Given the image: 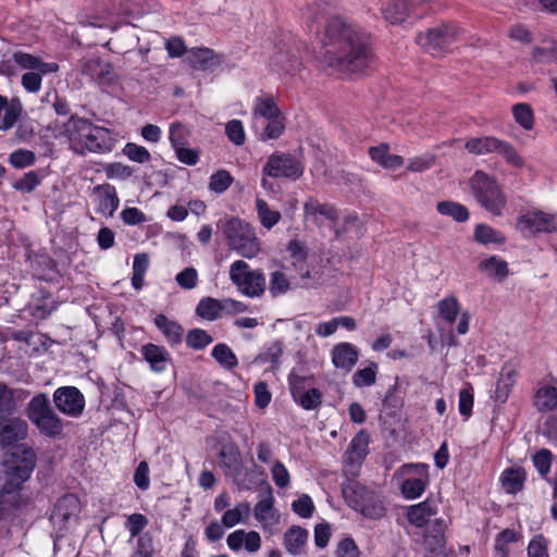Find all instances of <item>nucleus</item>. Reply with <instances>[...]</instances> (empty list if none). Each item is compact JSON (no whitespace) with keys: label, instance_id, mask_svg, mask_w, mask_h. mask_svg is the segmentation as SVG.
<instances>
[{"label":"nucleus","instance_id":"obj_31","mask_svg":"<svg viewBox=\"0 0 557 557\" xmlns=\"http://www.w3.org/2000/svg\"><path fill=\"white\" fill-rule=\"evenodd\" d=\"M534 406L542 412L557 409V387L552 385L541 386L535 393Z\"/></svg>","mask_w":557,"mask_h":557},{"label":"nucleus","instance_id":"obj_22","mask_svg":"<svg viewBox=\"0 0 557 557\" xmlns=\"http://www.w3.org/2000/svg\"><path fill=\"white\" fill-rule=\"evenodd\" d=\"M81 503L76 495L74 494H65L60 497L51 512V520L59 523H65L73 516H76L79 512Z\"/></svg>","mask_w":557,"mask_h":557},{"label":"nucleus","instance_id":"obj_34","mask_svg":"<svg viewBox=\"0 0 557 557\" xmlns=\"http://www.w3.org/2000/svg\"><path fill=\"white\" fill-rule=\"evenodd\" d=\"M196 313L208 321H214L221 317L222 301L212 297L202 298L197 308Z\"/></svg>","mask_w":557,"mask_h":557},{"label":"nucleus","instance_id":"obj_37","mask_svg":"<svg viewBox=\"0 0 557 557\" xmlns=\"http://www.w3.org/2000/svg\"><path fill=\"white\" fill-rule=\"evenodd\" d=\"M474 238L476 242L483 245L488 244H504L506 238L505 236L497 230L485 225V224H478L474 228Z\"/></svg>","mask_w":557,"mask_h":557},{"label":"nucleus","instance_id":"obj_26","mask_svg":"<svg viewBox=\"0 0 557 557\" xmlns=\"http://www.w3.org/2000/svg\"><path fill=\"white\" fill-rule=\"evenodd\" d=\"M83 73L89 75L92 79L101 84H107L113 79V67L111 63L101 59H89L83 66Z\"/></svg>","mask_w":557,"mask_h":557},{"label":"nucleus","instance_id":"obj_32","mask_svg":"<svg viewBox=\"0 0 557 557\" xmlns=\"http://www.w3.org/2000/svg\"><path fill=\"white\" fill-rule=\"evenodd\" d=\"M500 480L503 487L507 493L516 494L523 487L525 471L520 467L506 469L503 472Z\"/></svg>","mask_w":557,"mask_h":557},{"label":"nucleus","instance_id":"obj_54","mask_svg":"<svg viewBox=\"0 0 557 557\" xmlns=\"http://www.w3.org/2000/svg\"><path fill=\"white\" fill-rule=\"evenodd\" d=\"M517 541L518 534L513 530L505 529L496 536L495 550L500 555V557H507L509 553L508 544Z\"/></svg>","mask_w":557,"mask_h":557},{"label":"nucleus","instance_id":"obj_20","mask_svg":"<svg viewBox=\"0 0 557 557\" xmlns=\"http://www.w3.org/2000/svg\"><path fill=\"white\" fill-rule=\"evenodd\" d=\"M140 354L144 360L148 362L150 370L156 373L164 372L172 361L168 349L153 343L143 345Z\"/></svg>","mask_w":557,"mask_h":557},{"label":"nucleus","instance_id":"obj_17","mask_svg":"<svg viewBox=\"0 0 557 557\" xmlns=\"http://www.w3.org/2000/svg\"><path fill=\"white\" fill-rule=\"evenodd\" d=\"M219 458L225 474L232 476L240 490L251 488V481L247 482L246 479L239 478V474L243 470V462L240 453L237 447L223 446L219 454Z\"/></svg>","mask_w":557,"mask_h":557},{"label":"nucleus","instance_id":"obj_38","mask_svg":"<svg viewBox=\"0 0 557 557\" xmlns=\"http://www.w3.org/2000/svg\"><path fill=\"white\" fill-rule=\"evenodd\" d=\"M256 209L263 227L271 230L278 223L281 213L276 210H272L265 200L258 198L256 200Z\"/></svg>","mask_w":557,"mask_h":557},{"label":"nucleus","instance_id":"obj_44","mask_svg":"<svg viewBox=\"0 0 557 557\" xmlns=\"http://www.w3.org/2000/svg\"><path fill=\"white\" fill-rule=\"evenodd\" d=\"M213 342V337L202 329H193L186 335V345L194 350H202Z\"/></svg>","mask_w":557,"mask_h":557},{"label":"nucleus","instance_id":"obj_11","mask_svg":"<svg viewBox=\"0 0 557 557\" xmlns=\"http://www.w3.org/2000/svg\"><path fill=\"white\" fill-rule=\"evenodd\" d=\"M400 474L414 473V478H408L400 485L401 494L407 499L420 497L429 484V466L425 463H407L398 469Z\"/></svg>","mask_w":557,"mask_h":557},{"label":"nucleus","instance_id":"obj_55","mask_svg":"<svg viewBox=\"0 0 557 557\" xmlns=\"http://www.w3.org/2000/svg\"><path fill=\"white\" fill-rule=\"evenodd\" d=\"M123 153L137 163H146L151 160L150 152L145 147L134 143H127L123 148Z\"/></svg>","mask_w":557,"mask_h":557},{"label":"nucleus","instance_id":"obj_13","mask_svg":"<svg viewBox=\"0 0 557 557\" xmlns=\"http://www.w3.org/2000/svg\"><path fill=\"white\" fill-rule=\"evenodd\" d=\"M429 0H389L382 9L383 17L392 25H400L409 17L420 18L419 9Z\"/></svg>","mask_w":557,"mask_h":557},{"label":"nucleus","instance_id":"obj_40","mask_svg":"<svg viewBox=\"0 0 557 557\" xmlns=\"http://www.w3.org/2000/svg\"><path fill=\"white\" fill-rule=\"evenodd\" d=\"M4 115L1 121L0 129L8 131L14 126L16 121L20 119L23 112V106L18 98H12L8 101L7 107H4Z\"/></svg>","mask_w":557,"mask_h":557},{"label":"nucleus","instance_id":"obj_39","mask_svg":"<svg viewBox=\"0 0 557 557\" xmlns=\"http://www.w3.org/2000/svg\"><path fill=\"white\" fill-rule=\"evenodd\" d=\"M479 269L491 275H495L499 281H503L509 274L507 262L495 256L482 260L479 264Z\"/></svg>","mask_w":557,"mask_h":557},{"label":"nucleus","instance_id":"obj_6","mask_svg":"<svg viewBox=\"0 0 557 557\" xmlns=\"http://www.w3.org/2000/svg\"><path fill=\"white\" fill-rule=\"evenodd\" d=\"M224 233L230 248L242 257L251 259L259 252V240L252 227L240 219H230Z\"/></svg>","mask_w":557,"mask_h":557},{"label":"nucleus","instance_id":"obj_29","mask_svg":"<svg viewBox=\"0 0 557 557\" xmlns=\"http://www.w3.org/2000/svg\"><path fill=\"white\" fill-rule=\"evenodd\" d=\"M502 141V139L494 136L476 137L470 138L465 147L470 153L478 156L497 153Z\"/></svg>","mask_w":557,"mask_h":557},{"label":"nucleus","instance_id":"obj_49","mask_svg":"<svg viewBox=\"0 0 557 557\" xmlns=\"http://www.w3.org/2000/svg\"><path fill=\"white\" fill-rule=\"evenodd\" d=\"M15 391L0 383V417L12 416L16 410Z\"/></svg>","mask_w":557,"mask_h":557},{"label":"nucleus","instance_id":"obj_43","mask_svg":"<svg viewBox=\"0 0 557 557\" xmlns=\"http://www.w3.org/2000/svg\"><path fill=\"white\" fill-rule=\"evenodd\" d=\"M377 364L373 361L367 368L357 370L352 375V383L356 387L371 386L376 381Z\"/></svg>","mask_w":557,"mask_h":557},{"label":"nucleus","instance_id":"obj_21","mask_svg":"<svg viewBox=\"0 0 557 557\" xmlns=\"http://www.w3.org/2000/svg\"><path fill=\"white\" fill-rule=\"evenodd\" d=\"M359 358L358 348L350 343H339L332 349V362L335 368L347 372L356 366Z\"/></svg>","mask_w":557,"mask_h":557},{"label":"nucleus","instance_id":"obj_18","mask_svg":"<svg viewBox=\"0 0 557 557\" xmlns=\"http://www.w3.org/2000/svg\"><path fill=\"white\" fill-rule=\"evenodd\" d=\"M28 424L20 417H0V444L2 447L10 446L27 436Z\"/></svg>","mask_w":557,"mask_h":557},{"label":"nucleus","instance_id":"obj_2","mask_svg":"<svg viewBox=\"0 0 557 557\" xmlns=\"http://www.w3.org/2000/svg\"><path fill=\"white\" fill-rule=\"evenodd\" d=\"M63 133L69 138L71 148L81 154L86 150L96 153L110 152L115 143L110 129L74 115L64 123Z\"/></svg>","mask_w":557,"mask_h":557},{"label":"nucleus","instance_id":"obj_15","mask_svg":"<svg viewBox=\"0 0 557 557\" xmlns=\"http://www.w3.org/2000/svg\"><path fill=\"white\" fill-rule=\"evenodd\" d=\"M53 403L59 411L69 417H78L85 407V398L75 386H62L54 391Z\"/></svg>","mask_w":557,"mask_h":557},{"label":"nucleus","instance_id":"obj_4","mask_svg":"<svg viewBox=\"0 0 557 557\" xmlns=\"http://www.w3.org/2000/svg\"><path fill=\"white\" fill-rule=\"evenodd\" d=\"M471 193L478 203L495 216H500L507 205V197L497 180L478 170L469 180Z\"/></svg>","mask_w":557,"mask_h":557},{"label":"nucleus","instance_id":"obj_46","mask_svg":"<svg viewBox=\"0 0 557 557\" xmlns=\"http://www.w3.org/2000/svg\"><path fill=\"white\" fill-rule=\"evenodd\" d=\"M234 177L226 170H219L209 178V189L215 194H223L233 184Z\"/></svg>","mask_w":557,"mask_h":557},{"label":"nucleus","instance_id":"obj_56","mask_svg":"<svg viewBox=\"0 0 557 557\" xmlns=\"http://www.w3.org/2000/svg\"><path fill=\"white\" fill-rule=\"evenodd\" d=\"M148 518L143 513H132L127 517L125 528L128 530L131 537H138L148 525Z\"/></svg>","mask_w":557,"mask_h":557},{"label":"nucleus","instance_id":"obj_30","mask_svg":"<svg viewBox=\"0 0 557 557\" xmlns=\"http://www.w3.org/2000/svg\"><path fill=\"white\" fill-rule=\"evenodd\" d=\"M435 513V508L428 500H424L408 508L407 519L414 527L423 528Z\"/></svg>","mask_w":557,"mask_h":557},{"label":"nucleus","instance_id":"obj_10","mask_svg":"<svg viewBox=\"0 0 557 557\" xmlns=\"http://www.w3.org/2000/svg\"><path fill=\"white\" fill-rule=\"evenodd\" d=\"M36 466V454L29 447H18L12 454L10 461L5 466V482L14 486H21L26 482Z\"/></svg>","mask_w":557,"mask_h":557},{"label":"nucleus","instance_id":"obj_23","mask_svg":"<svg viewBox=\"0 0 557 557\" xmlns=\"http://www.w3.org/2000/svg\"><path fill=\"white\" fill-rule=\"evenodd\" d=\"M94 193L98 196V211L103 215L113 216L120 205L115 187L110 184L97 185Z\"/></svg>","mask_w":557,"mask_h":557},{"label":"nucleus","instance_id":"obj_58","mask_svg":"<svg viewBox=\"0 0 557 557\" xmlns=\"http://www.w3.org/2000/svg\"><path fill=\"white\" fill-rule=\"evenodd\" d=\"M531 57L537 63L557 62V42L549 47H534Z\"/></svg>","mask_w":557,"mask_h":557},{"label":"nucleus","instance_id":"obj_41","mask_svg":"<svg viewBox=\"0 0 557 557\" xmlns=\"http://www.w3.org/2000/svg\"><path fill=\"white\" fill-rule=\"evenodd\" d=\"M293 399L305 410H314L322 404V393L313 387L295 395Z\"/></svg>","mask_w":557,"mask_h":557},{"label":"nucleus","instance_id":"obj_62","mask_svg":"<svg viewBox=\"0 0 557 557\" xmlns=\"http://www.w3.org/2000/svg\"><path fill=\"white\" fill-rule=\"evenodd\" d=\"M292 509L301 518H310L314 511V505L310 496L304 494L293 502Z\"/></svg>","mask_w":557,"mask_h":557},{"label":"nucleus","instance_id":"obj_35","mask_svg":"<svg viewBox=\"0 0 557 557\" xmlns=\"http://www.w3.org/2000/svg\"><path fill=\"white\" fill-rule=\"evenodd\" d=\"M438 213L451 216L457 222H466L469 219V211L466 206L455 201H440L436 206Z\"/></svg>","mask_w":557,"mask_h":557},{"label":"nucleus","instance_id":"obj_42","mask_svg":"<svg viewBox=\"0 0 557 557\" xmlns=\"http://www.w3.org/2000/svg\"><path fill=\"white\" fill-rule=\"evenodd\" d=\"M156 547L153 536L145 532L136 539V544L131 557H154Z\"/></svg>","mask_w":557,"mask_h":557},{"label":"nucleus","instance_id":"obj_59","mask_svg":"<svg viewBox=\"0 0 557 557\" xmlns=\"http://www.w3.org/2000/svg\"><path fill=\"white\" fill-rule=\"evenodd\" d=\"M36 156L33 151L26 149H18L12 152L9 157V162L16 169L30 166L35 163Z\"/></svg>","mask_w":557,"mask_h":557},{"label":"nucleus","instance_id":"obj_36","mask_svg":"<svg viewBox=\"0 0 557 557\" xmlns=\"http://www.w3.org/2000/svg\"><path fill=\"white\" fill-rule=\"evenodd\" d=\"M214 360L223 368L232 370L238 364V359L232 349L224 343L215 345L211 352Z\"/></svg>","mask_w":557,"mask_h":557},{"label":"nucleus","instance_id":"obj_7","mask_svg":"<svg viewBox=\"0 0 557 557\" xmlns=\"http://www.w3.org/2000/svg\"><path fill=\"white\" fill-rule=\"evenodd\" d=\"M460 29L454 23H444L417 35V42L430 54L441 55L457 42Z\"/></svg>","mask_w":557,"mask_h":557},{"label":"nucleus","instance_id":"obj_61","mask_svg":"<svg viewBox=\"0 0 557 557\" xmlns=\"http://www.w3.org/2000/svg\"><path fill=\"white\" fill-rule=\"evenodd\" d=\"M40 184V178L35 171H29L12 184L15 190L32 193Z\"/></svg>","mask_w":557,"mask_h":557},{"label":"nucleus","instance_id":"obj_45","mask_svg":"<svg viewBox=\"0 0 557 557\" xmlns=\"http://www.w3.org/2000/svg\"><path fill=\"white\" fill-rule=\"evenodd\" d=\"M437 307H438V312H440L441 317L447 323H449V324L455 323V321L459 314V310H460V305L456 297L450 296V297H446V298L442 299L438 302Z\"/></svg>","mask_w":557,"mask_h":557},{"label":"nucleus","instance_id":"obj_27","mask_svg":"<svg viewBox=\"0 0 557 557\" xmlns=\"http://www.w3.org/2000/svg\"><path fill=\"white\" fill-rule=\"evenodd\" d=\"M308 535V531L299 525L288 528L284 533V546L286 550L293 556L300 555L307 543Z\"/></svg>","mask_w":557,"mask_h":557},{"label":"nucleus","instance_id":"obj_57","mask_svg":"<svg viewBox=\"0 0 557 557\" xmlns=\"http://www.w3.org/2000/svg\"><path fill=\"white\" fill-rule=\"evenodd\" d=\"M289 281L281 271L271 273L269 292L273 297L285 294L289 289Z\"/></svg>","mask_w":557,"mask_h":557},{"label":"nucleus","instance_id":"obj_63","mask_svg":"<svg viewBox=\"0 0 557 557\" xmlns=\"http://www.w3.org/2000/svg\"><path fill=\"white\" fill-rule=\"evenodd\" d=\"M552 459L553 454L546 448L540 449L535 453L533 456V463L540 474L545 475L549 472Z\"/></svg>","mask_w":557,"mask_h":557},{"label":"nucleus","instance_id":"obj_8","mask_svg":"<svg viewBox=\"0 0 557 557\" xmlns=\"http://www.w3.org/2000/svg\"><path fill=\"white\" fill-rule=\"evenodd\" d=\"M304 163L289 152H274L270 154L262 168L261 185L265 187L267 176L273 178H288L296 181L304 174Z\"/></svg>","mask_w":557,"mask_h":557},{"label":"nucleus","instance_id":"obj_14","mask_svg":"<svg viewBox=\"0 0 557 557\" xmlns=\"http://www.w3.org/2000/svg\"><path fill=\"white\" fill-rule=\"evenodd\" d=\"M29 505V498L22 494L21 486L4 483L0 491V520L9 519L23 512Z\"/></svg>","mask_w":557,"mask_h":557},{"label":"nucleus","instance_id":"obj_3","mask_svg":"<svg viewBox=\"0 0 557 557\" xmlns=\"http://www.w3.org/2000/svg\"><path fill=\"white\" fill-rule=\"evenodd\" d=\"M342 493L347 505L368 519L377 520L386 513L380 496L354 479L343 482Z\"/></svg>","mask_w":557,"mask_h":557},{"label":"nucleus","instance_id":"obj_5","mask_svg":"<svg viewBox=\"0 0 557 557\" xmlns=\"http://www.w3.org/2000/svg\"><path fill=\"white\" fill-rule=\"evenodd\" d=\"M26 416L38 431L49 438H57L63 432V421L52 410L45 393H39L29 400Z\"/></svg>","mask_w":557,"mask_h":557},{"label":"nucleus","instance_id":"obj_51","mask_svg":"<svg viewBox=\"0 0 557 557\" xmlns=\"http://www.w3.org/2000/svg\"><path fill=\"white\" fill-rule=\"evenodd\" d=\"M473 395V387L470 383H466L459 391L458 410L466 419L472 414Z\"/></svg>","mask_w":557,"mask_h":557},{"label":"nucleus","instance_id":"obj_24","mask_svg":"<svg viewBox=\"0 0 557 557\" xmlns=\"http://www.w3.org/2000/svg\"><path fill=\"white\" fill-rule=\"evenodd\" d=\"M305 215L312 219V222L320 225L319 216H323L331 222L338 219V211L331 203H320L315 198L310 197L304 205Z\"/></svg>","mask_w":557,"mask_h":557},{"label":"nucleus","instance_id":"obj_64","mask_svg":"<svg viewBox=\"0 0 557 557\" xmlns=\"http://www.w3.org/2000/svg\"><path fill=\"white\" fill-rule=\"evenodd\" d=\"M528 557H548L546 539L540 534L528 545Z\"/></svg>","mask_w":557,"mask_h":557},{"label":"nucleus","instance_id":"obj_16","mask_svg":"<svg viewBox=\"0 0 557 557\" xmlns=\"http://www.w3.org/2000/svg\"><path fill=\"white\" fill-rule=\"evenodd\" d=\"M370 435L366 430L359 431L351 440L344 455L346 472L356 475L369 454Z\"/></svg>","mask_w":557,"mask_h":557},{"label":"nucleus","instance_id":"obj_47","mask_svg":"<svg viewBox=\"0 0 557 557\" xmlns=\"http://www.w3.org/2000/svg\"><path fill=\"white\" fill-rule=\"evenodd\" d=\"M512 114L516 122L527 131L533 128L534 114L532 108L528 103H517L512 107Z\"/></svg>","mask_w":557,"mask_h":557},{"label":"nucleus","instance_id":"obj_52","mask_svg":"<svg viewBox=\"0 0 557 557\" xmlns=\"http://www.w3.org/2000/svg\"><path fill=\"white\" fill-rule=\"evenodd\" d=\"M497 154L502 156L505 161L517 169H521L524 166V161L522 157L518 153L516 148L508 141L503 140Z\"/></svg>","mask_w":557,"mask_h":557},{"label":"nucleus","instance_id":"obj_53","mask_svg":"<svg viewBox=\"0 0 557 557\" xmlns=\"http://www.w3.org/2000/svg\"><path fill=\"white\" fill-rule=\"evenodd\" d=\"M57 309L55 301L50 296L37 299L32 306V314L37 319H46Z\"/></svg>","mask_w":557,"mask_h":557},{"label":"nucleus","instance_id":"obj_9","mask_svg":"<svg viewBox=\"0 0 557 557\" xmlns=\"http://www.w3.org/2000/svg\"><path fill=\"white\" fill-rule=\"evenodd\" d=\"M230 278L248 297H260L265 290V276L261 270H249L244 260L232 263Z\"/></svg>","mask_w":557,"mask_h":557},{"label":"nucleus","instance_id":"obj_60","mask_svg":"<svg viewBox=\"0 0 557 557\" xmlns=\"http://www.w3.org/2000/svg\"><path fill=\"white\" fill-rule=\"evenodd\" d=\"M225 133L230 141L236 146H242L245 143L246 136L244 125L239 120H232L225 125Z\"/></svg>","mask_w":557,"mask_h":557},{"label":"nucleus","instance_id":"obj_25","mask_svg":"<svg viewBox=\"0 0 557 557\" xmlns=\"http://www.w3.org/2000/svg\"><path fill=\"white\" fill-rule=\"evenodd\" d=\"M154 325L172 347L182 343L184 329L176 321H172L165 314L159 313L154 318Z\"/></svg>","mask_w":557,"mask_h":557},{"label":"nucleus","instance_id":"obj_28","mask_svg":"<svg viewBox=\"0 0 557 557\" xmlns=\"http://www.w3.org/2000/svg\"><path fill=\"white\" fill-rule=\"evenodd\" d=\"M188 60L193 69L200 71L210 70L220 63L218 55L210 48L191 49Z\"/></svg>","mask_w":557,"mask_h":557},{"label":"nucleus","instance_id":"obj_1","mask_svg":"<svg viewBox=\"0 0 557 557\" xmlns=\"http://www.w3.org/2000/svg\"><path fill=\"white\" fill-rule=\"evenodd\" d=\"M322 44L321 61L339 72L362 73L375 63L369 34L338 16L327 21Z\"/></svg>","mask_w":557,"mask_h":557},{"label":"nucleus","instance_id":"obj_19","mask_svg":"<svg viewBox=\"0 0 557 557\" xmlns=\"http://www.w3.org/2000/svg\"><path fill=\"white\" fill-rule=\"evenodd\" d=\"M518 227L530 233H550L556 230L557 224L553 215L542 211H532L519 218Z\"/></svg>","mask_w":557,"mask_h":557},{"label":"nucleus","instance_id":"obj_48","mask_svg":"<svg viewBox=\"0 0 557 557\" xmlns=\"http://www.w3.org/2000/svg\"><path fill=\"white\" fill-rule=\"evenodd\" d=\"M250 507L247 503H239L233 509L226 510L222 516V523L226 528H232L240 522L243 516L248 517Z\"/></svg>","mask_w":557,"mask_h":557},{"label":"nucleus","instance_id":"obj_50","mask_svg":"<svg viewBox=\"0 0 557 557\" xmlns=\"http://www.w3.org/2000/svg\"><path fill=\"white\" fill-rule=\"evenodd\" d=\"M273 503L271 487L269 486V494L265 498L259 500L255 506V518L260 522H268L273 519Z\"/></svg>","mask_w":557,"mask_h":557},{"label":"nucleus","instance_id":"obj_33","mask_svg":"<svg viewBox=\"0 0 557 557\" xmlns=\"http://www.w3.org/2000/svg\"><path fill=\"white\" fill-rule=\"evenodd\" d=\"M283 355L282 341H274L268 344L263 350L255 358L256 363H271L272 369H277L280 358Z\"/></svg>","mask_w":557,"mask_h":557},{"label":"nucleus","instance_id":"obj_12","mask_svg":"<svg viewBox=\"0 0 557 557\" xmlns=\"http://www.w3.org/2000/svg\"><path fill=\"white\" fill-rule=\"evenodd\" d=\"M268 64L272 72L293 75L299 71L301 62L287 42L278 41L273 46Z\"/></svg>","mask_w":557,"mask_h":557}]
</instances>
